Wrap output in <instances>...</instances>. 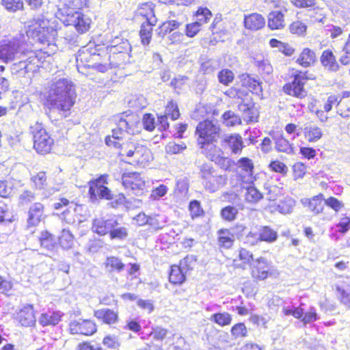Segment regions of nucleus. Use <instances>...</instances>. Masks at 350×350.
Returning <instances> with one entry per match:
<instances>
[{
	"label": "nucleus",
	"mask_w": 350,
	"mask_h": 350,
	"mask_svg": "<svg viewBox=\"0 0 350 350\" xmlns=\"http://www.w3.org/2000/svg\"><path fill=\"white\" fill-rule=\"evenodd\" d=\"M140 129L139 118L133 115H126L118 120L111 135L106 136L105 142L107 146L117 151L121 159H128L131 164L144 165L152 159L150 150L133 138L123 141L126 133L135 135L140 132Z\"/></svg>",
	"instance_id": "1"
},
{
	"label": "nucleus",
	"mask_w": 350,
	"mask_h": 350,
	"mask_svg": "<svg viewBox=\"0 0 350 350\" xmlns=\"http://www.w3.org/2000/svg\"><path fill=\"white\" fill-rule=\"evenodd\" d=\"M76 62L79 72L87 76L105 73L114 67L107 53L98 46L82 48L78 52Z\"/></svg>",
	"instance_id": "2"
},
{
	"label": "nucleus",
	"mask_w": 350,
	"mask_h": 350,
	"mask_svg": "<svg viewBox=\"0 0 350 350\" xmlns=\"http://www.w3.org/2000/svg\"><path fill=\"white\" fill-rule=\"evenodd\" d=\"M76 92L73 84L66 79L54 83L44 100V105L51 110H57L64 117L70 114L75 103Z\"/></svg>",
	"instance_id": "3"
},
{
	"label": "nucleus",
	"mask_w": 350,
	"mask_h": 350,
	"mask_svg": "<svg viewBox=\"0 0 350 350\" xmlns=\"http://www.w3.org/2000/svg\"><path fill=\"white\" fill-rule=\"evenodd\" d=\"M317 100L314 99L310 103L309 107L310 111L315 114L321 122H325L328 120L326 113L332 111L335 107L336 113L342 117L350 116V91H343L341 94H330L324 100L323 109L317 108Z\"/></svg>",
	"instance_id": "4"
},
{
	"label": "nucleus",
	"mask_w": 350,
	"mask_h": 350,
	"mask_svg": "<svg viewBox=\"0 0 350 350\" xmlns=\"http://www.w3.org/2000/svg\"><path fill=\"white\" fill-rule=\"evenodd\" d=\"M221 129L214 120L204 119L200 121L196 127L195 135L198 147L202 150L203 154L208 146L216 145L220 138Z\"/></svg>",
	"instance_id": "5"
},
{
	"label": "nucleus",
	"mask_w": 350,
	"mask_h": 350,
	"mask_svg": "<svg viewBox=\"0 0 350 350\" xmlns=\"http://www.w3.org/2000/svg\"><path fill=\"white\" fill-rule=\"evenodd\" d=\"M308 70L291 68L288 80L282 86V92L287 96L304 99L307 96L306 85L308 81L311 79L308 76Z\"/></svg>",
	"instance_id": "6"
},
{
	"label": "nucleus",
	"mask_w": 350,
	"mask_h": 350,
	"mask_svg": "<svg viewBox=\"0 0 350 350\" xmlns=\"http://www.w3.org/2000/svg\"><path fill=\"white\" fill-rule=\"evenodd\" d=\"M239 88L232 86L224 92V95L232 100H243L248 92L258 96L262 94V82L250 74L243 73L239 76Z\"/></svg>",
	"instance_id": "7"
},
{
	"label": "nucleus",
	"mask_w": 350,
	"mask_h": 350,
	"mask_svg": "<svg viewBox=\"0 0 350 350\" xmlns=\"http://www.w3.org/2000/svg\"><path fill=\"white\" fill-rule=\"evenodd\" d=\"M33 148L40 154L45 155L51 152L54 139L43 124L36 122L30 126Z\"/></svg>",
	"instance_id": "8"
},
{
	"label": "nucleus",
	"mask_w": 350,
	"mask_h": 350,
	"mask_svg": "<svg viewBox=\"0 0 350 350\" xmlns=\"http://www.w3.org/2000/svg\"><path fill=\"white\" fill-rule=\"evenodd\" d=\"M247 226L237 223L231 228H222L217 231V242L219 250H230L234 245L235 239H241L245 233Z\"/></svg>",
	"instance_id": "9"
},
{
	"label": "nucleus",
	"mask_w": 350,
	"mask_h": 350,
	"mask_svg": "<svg viewBox=\"0 0 350 350\" xmlns=\"http://www.w3.org/2000/svg\"><path fill=\"white\" fill-rule=\"evenodd\" d=\"M108 177L109 175L105 174L88 182V196L91 201L112 200L113 199V193L107 187Z\"/></svg>",
	"instance_id": "10"
},
{
	"label": "nucleus",
	"mask_w": 350,
	"mask_h": 350,
	"mask_svg": "<svg viewBox=\"0 0 350 350\" xmlns=\"http://www.w3.org/2000/svg\"><path fill=\"white\" fill-rule=\"evenodd\" d=\"M200 178L205 189L215 192L225 186L227 183V176L216 174L214 167L207 163L200 167Z\"/></svg>",
	"instance_id": "11"
},
{
	"label": "nucleus",
	"mask_w": 350,
	"mask_h": 350,
	"mask_svg": "<svg viewBox=\"0 0 350 350\" xmlns=\"http://www.w3.org/2000/svg\"><path fill=\"white\" fill-rule=\"evenodd\" d=\"M200 178L205 189L215 192L225 186L227 183V176L216 174L214 167L207 163L200 167Z\"/></svg>",
	"instance_id": "12"
},
{
	"label": "nucleus",
	"mask_w": 350,
	"mask_h": 350,
	"mask_svg": "<svg viewBox=\"0 0 350 350\" xmlns=\"http://www.w3.org/2000/svg\"><path fill=\"white\" fill-rule=\"evenodd\" d=\"M200 178L205 189L215 192L225 186L227 183V176L216 174L214 167L207 163L200 167Z\"/></svg>",
	"instance_id": "13"
},
{
	"label": "nucleus",
	"mask_w": 350,
	"mask_h": 350,
	"mask_svg": "<svg viewBox=\"0 0 350 350\" xmlns=\"http://www.w3.org/2000/svg\"><path fill=\"white\" fill-rule=\"evenodd\" d=\"M26 59L14 64V66L23 65L20 70H23L25 73L36 72L41 68L46 59L49 56L47 52L42 50L29 51L23 53Z\"/></svg>",
	"instance_id": "14"
},
{
	"label": "nucleus",
	"mask_w": 350,
	"mask_h": 350,
	"mask_svg": "<svg viewBox=\"0 0 350 350\" xmlns=\"http://www.w3.org/2000/svg\"><path fill=\"white\" fill-rule=\"evenodd\" d=\"M275 269L271 260L259 256L250 267V275L254 282H262L274 275Z\"/></svg>",
	"instance_id": "15"
},
{
	"label": "nucleus",
	"mask_w": 350,
	"mask_h": 350,
	"mask_svg": "<svg viewBox=\"0 0 350 350\" xmlns=\"http://www.w3.org/2000/svg\"><path fill=\"white\" fill-rule=\"evenodd\" d=\"M121 180L124 188L135 195H142L146 189V182L141 172H125L122 174Z\"/></svg>",
	"instance_id": "16"
},
{
	"label": "nucleus",
	"mask_w": 350,
	"mask_h": 350,
	"mask_svg": "<svg viewBox=\"0 0 350 350\" xmlns=\"http://www.w3.org/2000/svg\"><path fill=\"white\" fill-rule=\"evenodd\" d=\"M14 322L23 327H33L36 324V312L33 304H26L14 315Z\"/></svg>",
	"instance_id": "17"
},
{
	"label": "nucleus",
	"mask_w": 350,
	"mask_h": 350,
	"mask_svg": "<svg viewBox=\"0 0 350 350\" xmlns=\"http://www.w3.org/2000/svg\"><path fill=\"white\" fill-rule=\"evenodd\" d=\"M256 258L251 250L244 247H240L232 260L231 267L235 271H244L251 267Z\"/></svg>",
	"instance_id": "18"
},
{
	"label": "nucleus",
	"mask_w": 350,
	"mask_h": 350,
	"mask_svg": "<svg viewBox=\"0 0 350 350\" xmlns=\"http://www.w3.org/2000/svg\"><path fill=\"white\" fill-rule=\"evenodd\" d=\"M68 330L73 335L90 336L97 332V325L92 319H79L73 320L69 323Z\"/></svg>",
	"instance_id": "19"
},
{
	"label": "nucleus",
	"mask_w": 350,
	"mask_h": 350,
	"mask_svg": "<svg viewBox=\"0 0 350 350\" xmlns=\"http://www.w3.org/2000/svg\"><path fill=\"white\" fill-rule=\"evenodd\" d=\"M48 21L44 18H33L28 26L27 31L33 38H36L40 42L48 41L51 28Z\"/></svg>",
	"instance_id": "20"
},
{
	"label": "nucleus",
	"mask_w": 350,
	"mask_h": 350,
	"mask_svg": "<svg viewBox=\"0 0 350 350\" xmlns=\"http://www.w3.org/2000/svg\"><path fill=\"white\" fill-rule=\"evenodd\" d=\"M211 161L214 162L224 171H230L234 165V161L227 157L224 156L222 150L217 145H214L208 150H206L204 154Z\"/></svg>",
	"instance_id": "21"
},
{
	"label": "nucleus",
	"mask_w": 350,
	"mask_h": 350,
	"mask_svg": "<svg viewBox=\"0 0 350 350\" xmlns=\"http://www.w3.org/2000/svg\"><path fill=\"white\" fill-rule=\"evenodd\" d=\"M94 317L102 325H106L109 327H115L120 321L119 311L108 308L94 310Z\"/></svg>",
	"instance_id": "22"
},
{
	"label": "nucleus",
	"mask_w": 350,
	"mask_h": 350,
	"mask_svg": "<svg viewBox=\"0 0 350 350\" xmlns=\"http://www.w3.org/2000/svg\"><path fill=\"white\" fill-rule=\"evenodd\" d=\"M239 167L245 172V174H238L237 179L241 185H247L253 183L256 180L254 175V164L252 159L248 157H241L238 160Z\"/></svg>",
	"instance_id": "23"
},
{
	"label": "nucleus",
	"mask_w": 350,
	"mask_h": 350,
	"mask_svg": "<svg viewBox=\"0 0 350 350\" xmlns=\"http://www.w3.org/2000/svg\"><path fill=\"white\" fill-rule=\"evenodd\" d=\"M221 144L224 149L229 150L234 154H240L245 148L243 139L239 133L225 135L221 141Z\"/></svg>",
	"instance_id": "24"
},
{
	"label": "nucleus",
	"mask_w": 350,
	"mask_h": 350,
	"mask_svg": "<svg viewBox=\"0 0 350 350\" xmlns=\"http://www.w3.org/2000/svg\"><path fill=\"white\" fill-rule=\"evenodd\" d=\"M237 107L242 113L243 118L247 124L257 122L259 118V111L255 107L252 100L245 102L244 98L240 100Z\"/></svg>",
	"instance_id": "25"
},
{
	"label": "nucleus",
	"mask_w": 350,
	"mask_h": 350,
	"mask_svg": "<svg viewBox=\"0 0 350 350\" xmlns=\"http://www.w3.org/2000/svg\"><path fill=\"white\" fill-rule=\"evenodd\" d=\"M44 205L41 202L33 203L28 209L27 226L28 228L35 227L45 218Z\"/></svg>",
	"instance_id": "26"
},
{
	"label": "nucleus",
	"mask_w": 350,
	"mask_h": 350,
	"mask_svg": "<svg viewBox=\"0 0 350 350\" xmlns=\"http://www.w3.org/2000/svg\"><path fill=\"white\" fill-rule=\"evenodd\" d=\"M325 196L319 193L312 198H305L302 201L304 206L306 207L313 215H319L323 213L325 209Z\"/></svg>",
	"instance_id": "27"
},
{
	"label": "nucleus",
	"mask_w": 350,
	"mask_h": 350,
	"mask_svg": "<svg viewBox=\"0 0 350 350\" xmlns=\"http://www.w3.org/2000/svg\"><path fill=\"white\" fill-rule=\"evenodd\" d=\"M72 24L79 33L88 31L92 24V19L80 11H75L70 16Z\"/></svg>",
	"instance_id": "28"
},
{
	"label": "nucleus",
	"mask_w": 350,
	"mask_h": 350,
	"mask_svg": "<svg viewBox=\"0 0 350 350\" xmlns=\"http://www.w3.org/2000/svg\"><path fill=\"white\" fill-rule=\"evenodd\" d=\"M265 25V19L261 14L253 12L244 15L243 26L248 31H258L262 29Z\"/></svg>",
	"instance_id": "29"
},
{
	"label": "nucleus",
	"mask_w": 350,
	"mask_h": 350,
	"mask_svg": "<svg viewBox=\"0 0 350 350\" xmlns=\"http://www.w3.org/2000/svg\"><path fill=\"white\" fill-rule=\"evenodd\" d=\"M115 224L116 219L113 218H95L92 221V230L99 236H105L109 234L111 228Z\"/></svg>",
	"instance_id": "30"
},
{
	"label": "nucleus",
	"mask_w": 350,
	"mask_h": 350,
	"mask_svg": "<svg viewBox=\"0 0 350 350\" xmlns=\"http://www.w3.org/2000/svg\"><path fill=\"white\" fill-rule=\"evenodd\" d=\"M320 62L322 66L329 72H338L340 66L332 50L327 49L324 50L320 56Z\"/></svg>",
	"instance_id": "31"
},
{
	"label": "nucleus",
	"mask_w": 350,
	"mask_h": 350,
	"mask_svg": "<svg viewBox=\"0 0 350 350\" xmlns=\"http://www.w3.org/2000/svg\"><path fill=\"white\" fill-rule=\"evenodd\" d=\"M267 26L272 31L284 29L286 26L284 13L281 10H271L267 16Z\"/></svg>",
	"instance_id": "32"
},
{
	"label": "nucleus",
	"mask_w": 350,
	"mask_h": 350,
	"mask_svg": "<svg viewBox=\"0 0 350 350\" xmlns=\"http://www.w3.org/2000/svg\"><path fill=\"white\" fill-rule=\"evenodd\" d=\"M317 60V55L312 49L305 47L302 49L297 57L295 62L302 68H306L312 66Z\"/></svg>",
	"instance_id": "33"
},
{
	"label": "nucleus",
	"mask_w": 350,
	"mask_h": 350,
	"mask_svg": "<svg viewBox=\"0 0 350 350\" xmlns=\"http://www.w3.org/2000/svg\"><path fill=\"white\" fill-rule=\"evenodd\" d=\"M187 280L186 272L178 264H173L170 267L168 281L174 286L183 284Z\"/></svg>",
	"instance_id": "34"
},
{
	"label": "nucleus",
	"mask_w": 350,
	"mask_h": 350,
	"mask_svg": "<svg viewBox=\"0 0 350 350\" xmlns=\"http://www.w3.org/2000/svg\"><path fill=\"white\" fill-rule=\"evenodd\" d=\"M295 205V200L291 196L284 195H280L278 200L273 204L275 210L282 214L291 213Z\"/></svg>",
	"instance_id": "35"
},
{
	"label": "nucleus",
	"mask_w": 350,
	"mask_h": 350,
	"mask_svg": "<svg viewBox=\"0 0 350 350\" xmlns=\"http://www.w3.org/2000/svg\"><path fill=\"white\" fill-rule=\"evenodd\" d=\"M62 314L59 311L48 310L39 317V323L42 327L55 326L61 321Z\"/></svg>",
	"instance_id": "36"
},
{
	"label": "nucleus",
	"mask_w": 350,
	"mask_h": 350,
	"mask_svg": "<svg viewBox=\"0 0 350 350\" xmlns=\"http://www.w3.org/2000/svg\"><path fill=\"white\" fill-rule=\"evenodd\" d=\"M155 5L152 2H146L139 5L137 8V14L144 18L145 22L157 23L158 19L155 15Z\"/></svg>",
	"instance_id": "37"
},
{
	"label": "nucleus",
	"mask_w": 350,
	"mask_h": 350,
	"mask_svg": "<svg viewBox=\"0 0 350 350\" xmlns=\"http://www.w3.org/2000/svg\"><path fill=\"white\" fill-rule=\"evenodd\" d=\"M168 333L169 331L166 328L161 326L153 327L151 332L148 334L149 337L150 338L151 345L158 346L159 349L162 350V343L167 338Z\"/></svg>",
	"instance_id": "38"
},
{
	"label": "nucleus",
	"mask_w": 350,
	"mask_h": 350,
	"mask_svg": "<svg viewBox=\"0 0 350 350\" xmlns=\"http://www.w3.org/2000/svg\"><path fill=\"white\" fill-rule=\"evenodd\" d=\"M133 221L137 226H148L150 228L153 230H158L161 228L156 217L147 215L142 212L134 217Z\"/></svg>",
	"instance_id": "39"
},
{
	"label": "nucleus",
	"mask_w": 350,
	"mask_h": 350,
	"mask_svg": "<svg viewBox=\"0 0 350 350\" xmlns=\"http://www.w3.org/2000/svg\"><path fill=\"white\" fill-rule=\"evenodd\" d=\"M64 208L66 209L62 211V215L64 217H66L72 211L75 212L77 209L81 208L82 206L73 201H70L66 198H60L58 202L53 204V208L55 210H61Z\"/></svg>",
	"instance_id": "40"
},
{
	"label": "nucleus",
	"mask_w": 350,
	"mask_h": 350,
	"mask_svg": "<svg viewBox=\"0 0 350 350\" xmlns=\"http://www.w3.org/2000/svg\"><path fill=\"white\" fill-rule=\"evenodd\" d=\"M38 241L40 247L48 251H53L57 247L55 237L47 230L40 232Z\"/></svg>",
	"instance_id": "41"
},
{
	"label": "nucleus",
	"mask_w": 350,
	"mask_h": 350,
	"mask_svg": "<svg viewBox=\"0 0 350 350\" xmlns=\"http://www.w3.org/2000/svg\"><path fill=\"white\" fill-rule=\"evenodd\" d=\"M30 182L35 189H44L49 185V177L45 171H39L31 175Z\"/></svg>",
	"instance_id": "42"
},
{
	"label": "nucleus",
	"mask_w": 350,
	"mask_h": 350,
	"mask_svg": "<svg viewBox=\"0 0 350 350\" xmlns=\"http://www.w3.org/2000/svg\"><path fill=\"white\" fill-rule=\"evenodd\" d=\"M304 136L309 143H314L323 137V132L319 126L308 125L304 129Z\"/></svg>",
	"instance_id": "43"
},
{
	"label": "nucleus",
	"mask_w": 350,
	"mask_h": 350,
	"mask_svg": "<svg viewBox=\"0 0 350 350\" xmlns=\"http://www.w3.org/2000/svg\"><path fill=\"white\" fill-rule=\"evenodd\" d=\"M157 23L144 22L140 26L139 32L141 42L143 45H148L152 40L153 27Z\"/></svg>",
	"instance_id": "44"
},
{
	"label": "nucleus",
	"mask_w": 350,
	"mask_h": 350,
	"mask_svg": "<svg viewBox=\"0 0 350 350\" xmlns=\"http://www.w3.org/2000/svg\"><path fill=\"white\" fill-rule=\"evenodd\" d=\"M75 239L74 235L68 230L64 229L58 238V243L59 246L65 250L73 248Z\"/></svg>",
	"instance_id": "45"
},
{
	"label": "nucleus",
	"mask_w": 350,
	"mask_h": 350,
	"mask_svg": "<svg viewBox=\"0 0 350 350\" xmlns=\"http://www.w3.org/2000/svg\"><path fill=\"white\" fill-rule=\"evenodd\" d=\"M181 23L176 20H167L163 22L158 27V36L163 38L167 34L179 28Z\"/></svg>",
	"instance_id": "46"
},
{
	"label": "nucleus",
	"mask_w": 350,
	"mask_h": 350,
	"mask_svg": "<svg viewBox=\"0 0 350 350\" xmlns=\"http://www.w3.org/2000/svg\"><path fill=\"white\" fill-rule=\"evenodd\" d=\"M269 44L271 48H278L279 52L286 57L292 56L295 52V49L291 44L287 42H283L276 38H271Z\"/></svg>",
	"instance_id": "47"
},
{
	"label": "nucleus",
	"mask_w": 350,
	"mask_h": 350,
	"mask_svg": "<svg viewBox=\"0 0 350 350\" xmlns=\"http://www.w3.org/2000/svg\"><path fill=\"white\" fill-rule=\"evenodd\" d=\"M260 242L273 243L278 239V232L269 226H262L258 229Z\"/></svg>",
	"instance_id": "48"
},
{
	"label": "nucleus",
	"mask_w": 350,
	"mask_h": 350,
	"mask_svg": "<svg viewBox=\"0 0 350 350\" xmlns=\"http://www.w3.org/2000/svg\"><path fill=\"white\" fill-rule=\"evenodd\" d=\"M16 50L10 43H4L0 45V59L5 63L14 60Z\"/></svg>",
	"instance_id": "49"
},
{
	"label": "nucleus",
	"mask_w": 350,
	"mask_h": 350,
	"mask_svg": "<svg viewBox=\"0 0 350 350\" xmlns=\"http://www.w3.org/2000/svg\"><path fill=\"white\" fill-rule=\"evenodd\" d=\"M238 209L232 205H227L220 210V217L226 222L232 223L235 221L238 216Z\"/></svg>",
	"instance_id": "50"
},
{
	"label": "nucleus",
	"mask_w": 350,
	"mask_h": 350,
	"mask_svg": "<svg viewBox=\"0 0 350 350\" xmlns=\"http://www.w3.org/2000/svg\"><path fill=\"white\" fill-rule=\"evenodd\" d=\"M129 235L128 229L124 226H120V224L116 219V224L111 228L109 233V238L111 240H124Z\"/></svg>",
	"instance_id": "51"
},
{
	"label": "nucleus",
	"mask_w": 350,
	"mask_h": 350,
	"mask_svg": "<svg viewBox=\"0 0 350 350\" xmlns=\"http://www.w3.org/2000/svg\"><path fill=\"white\" fill-rule=\"evenodd\" d=\"M105 267L110 271L120 272L124 269L125 265L118 257L110 256L106 258Z\"/></svg>",
	"instance_id": "52"
},
{
	"label": "nucleus",
	"mask_w": 350,
	"mask_h": 350,
	"mask_svg": "<svg viewBox=\"0 0 350 350\" xmlns=\"http://www.w3.org/2000/svg\"><path fill=\"white\" fill-rule=\"evenodd\" d=\"M210 319L220 327H226L231 324L232 316L227 312H216L211 315Z\"/></svg>",
	"instance_id": "53"
},
{
	"label": "nucleus",
	"mask_w": 350,
	"mask_h": 350,
	"mask_svg": "<svg viewBox=\"0 0 350 350\" xmlns=\"http://www.w3.org/2000/svg\"><path fill=\"white\" fill-rule=\"evenodd\" d=\"M188 211L190 217L193 220L203 217L205 215V211L201 206V202L197 200H193L189 202Z\"/></svg>",
	"instance_id": "54"
},
{
	"label": "nucleus",
	"mask_w": 350,
	"mask_h": 350,
	"mask_svg": "<svg viewBox=\"0 0 350 350\" xmlns=\"http://www.w3.org/2000/svg\"><path fill=\"white\" fill-rule=\"evenodd\" d=\"M107 56L111 59V62L114 67L118 66L124 59V57L113 45L103 47Z\"/></svg>",
	"instance_id": "55"
},
{
	"label": "nucleus",
	"mask_w": 350,
	"mask_h": 350,
	"mask_svg": "<svg viewBox=\"0 0 350 350\" xmlns=\"http://www.w3.org/2000/svg\"><path fill=\"white\" fill-rule=\"evenodd\" d=\"M230 332L234 339H241L248 336V329L243 322L234 323L231 327Z\"/></svg>",
	"instance_id": "56"
},
{
	"label": "nucleus",
	"mask_w": 350,
	"mask_h": 350,
	"mask_svg": "<svg viewBox=\"0 0 350 350\" xmlns=\"http://www.w3.org/2000/svg\"><path fill=\"white\" fill-rule=\"evenodd\" d=\"M193 16L196 17L197 21L200 23L204 25L211 21L213 13L207 7L199 6L196 12L193 13Z\"/></svg>",
	"instance_id": "57"
},
{
	"label": "nucleus",
	"mask_w": 350,
	"mask_h": 350,
	"mask_svg": "<svg viewBox=\"0 0 350 350\" xmlns=\"http://www.w3.org/2000/svg\"><path fill=\"white\" fill-rule=\"evenodd\" d=\"M221 118L226 127H233L242 123L241 118L230 110L225 111L222 114Z\"/></svg>",
	"instance_id": "58"
},
{
	"label": "nucleus",
	"mask_w": 350,
	"mask_h": 350,
	"mask_svg": "<svg viewBox=\"0 0 350 350\" xmlns=\"http://www.w3.org/2000/svg\"><path fill=\"white\" fill-rule=\"evenodd\" d=\"M262 193L254 185H250L247 187L245 194V199L246 202L255 204L262 199Z\"/></svg>",
	"instance_id": "59"
},
{
	"label": "nucleus",
	"mask_w": 350,
	"mask_h": 350,
	"mask_svg": "<svg viewBox=\"0 0 350 350\" xmlns=\"http://www.w3.org/2000/svg\"><path fill=\"white\" fill-rule=\"evenodd\" d=\"M14 282L10 275H0V293L6 296L12 294L14 288Z\"/></svg>",
	"instance_id": "60"
},
{
	"label": "nucleus",
	"mask_w": 350,
	"mask_h": 350,
	"mask_svg": "<svg viewBox=\"0 0 350 350\" xmlns=\"http://www.w3.org/2000/svg\"><path fill=\"white\" fill-rule=\"evenodd\" d=\"M235 79L234 73L228 68H223L217 73V79L219 83L228 86Z\"/></svg>",
	"instance_id": "61"
},
{
	"label": "nucleus",
	"mask_w": 350,
	"mask_h": 350,
	"mask_svg": "<svg viewBox=\"0 0 350 350\" xmlns=\"http://www.w3.org/2000/svg\"><path fill=\"white\" fill-rule=\"evenodd\" d=\"M275 149L280 152L286 154H293L294 152L292 144L285 137L280 136L278 137L275 142Z\"/></svg>",
	"instance_id": "62"
},
{
	"label": "nucleus",
	"mask_w": 350,
	"mask_h": 350,
	"mask_svg": "<svg viewBox=\"0 0 350 350\" xmlns=\"http://www.w3.org/2000/svg\"><path fill=\"white\" fill-rule=\"evenodd\" d=\"M1 4L10 12H16L24 9L23 0H1Z\"/></svg>",
	"instance_id": "63"
},
{
	"label": "nucleus",
	"mask_w": 350,
	"mask_h": 350,
	"mask_svg": "<svg viewBox=\"0 0 350 350\" xmlns=\"http://www.w3.org/2000/svg\"><path fill=\"white\" fill-rule=\"evenodd\" d=\"M288 29L292 34L301 36L306 33L308 27L304 22L295 21L289 25Z\"/></svg>",
	"instance_id": "64"
}]
</instances>
